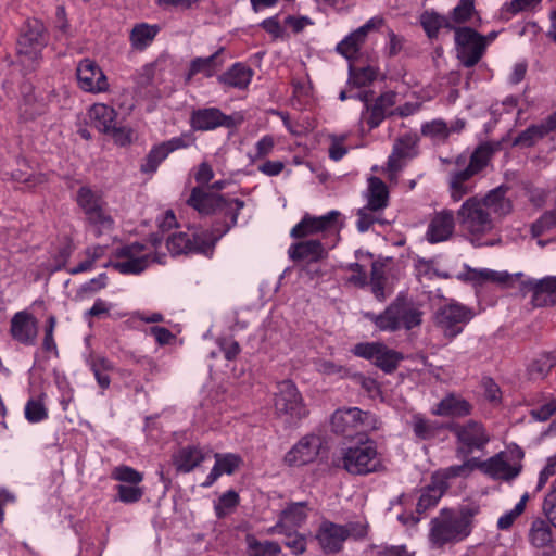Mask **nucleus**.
<instances>
[{"label":"nucleus","instance_id":"f257e3e1","mask_svg":"<svg viewBox=\"0 0 556 556\" xmlns=\"http://www.w3.org/2000/svg\"><path fill=\"white\" fill-rule=\"evenodd\" d=\"M506 193L507 188L500 186L483 197L473 195L463 202L457 211V222L472 242L492 232L498 220L511 213L513 203Z\"/></svg>","mask_w":556,"mask_h":556},{"label":"nucleus","instance_id":"f03ea898","mask_svg":"<svg viewBox=\"0 0 556 556\" xmlns=\"http://www.w3.org/2000/svg\"><path fill=\"white\" fill-rule=\"evenodd\" d=\"M478 513L479 507L475 505H465L458 509H441L440 514L430 521L428 535L430 545L441 548L467 539L472 532L473 519Z\"/></svg>","mask_w":556,"mask_h":556},{"label":"nucleus","instance_id":"7ed1b4c3","mask_svg":"<svg viewBox=\"0 0 556 556\" xmlns=\"http://www.w3.org/2000/svg\"><path fill=\"white\" fill-rule=\"evenodd\" d=\"M422 316L420 305L400 296L380 314L364 313V317L383 332L409 331L421 325Z\"/></svg>","mask_w":556,"mask_h":556},{"label":"nucleus","instance_id":"20e7f679","mask_svg":"<svg viewBox=\"0 0 556 556\" xmlns=\"http://www.w3.org/2000/svg\"><path fill=\"white\" fill-rule=\"evenodd\" d=\"M491 153L489 147L480 146L472 152L468 163L464 156L456 159L455 168L448 174L450 194L455 202L473 191L472 179L488 165Z\"/></svg>","mask_w":556,"mask_h":556},{"label":"nucleus","instance_id":"39448f33","mask_svg":"<svg viewBox=\"0 0 556 556\" xmlns=\"http://www.w3.org/2000/svg\"><path fill=\"white\" fill-rule=\"evenodd\" d=\"M367 534V523L364 521H350L345 525H338L328 520L320 523L316 540L319 547L326 554L339 553L346 539H361Z\"/></svg>","mask_w":556,"mask_h":556},{"label":"nucleus","instance_id":"423d86ee","mask_svg":"<svg viewBox=\"0 0 556 556\" xmlns=\"http://www.w3.org/2000/svg\"><path fill=\"white\" fill-rule=\"evenodd\" d=\"M188 204L201 214L216 212L224 214L229 223H227L226 229L218 233L222 236L237 224L238 214L244 206V202L240 199L227 200L219 194L204 192L200 188L192 190Z\"/></svg>","mask_w":556,"mask_h":556},{"label":"nucleus","instance_id":"0eeeda50","mask_svg":"<svg viewBox=\"0 0 556 556\" xmlns=\"http://www.w3.org/2000/svg\"><path fill=\"white\" fill-rule=\"evenodd\" d=\"M523 456L520 447L511 446L481 462L478 467L493 480L510 482L521 473Z\"/></svg>","mask_w":556,"mask_h":556},{"label":"nucleus","instance_id":"6e6552de","mask_svg":"<svg viewBox=\"0 0 556 556\" xmlns=\"http://www.w3.org/2000/svg\"><path fill=\"white\" fill-rule=\"evenodd\" d=\"M274 407L277 417L288 425H294L307 415L302 395L290 380L277 384Z\"/></svg>","mask_w":556,"mask_h":556},{"label":"nucleus","instance_id":"1a4fd4ad","mask_svg":"<svg viewBox=\"0 0 556 556\" xmlns=\"http://www.w3.org/2000/svg\"><path fill=\"white\" fill-rule=\"evenodd\" d=\"M220 237L222 235L207 230L191 235L179 231L167 238L166 245L173 255L199 253L208 256L212 255L215 243Z\"/></svg>","mask_w":556,"mask_h":556},{"label":"nucleus","instance_id":"9d476101","mask_svg":"<svg viewBox=\"0 0 556 556\" xmlns=\"http://www.w3.org/2000/svg\"><path fill=\"white\" fill-rule=\"evenodd\" d=\"M332 430L351 437L354 432L363 433L379 427V420L374 414L363 412L357 407L337 409L331 417Z\"/></svg>","mask_w":556,"mask_h":556},{"label":"nucleus","instance_id":"9b49d317","mask_svg":"<svg viewBox=\"0 0 556 556\" xmlns=\"http://www.w3.org/2000/svg\"><path fill=\"white\" fill-rule=\"evenodd\" d=\"M46 43L45 25L38 20L28 22L17 42V52L22 65L31 68L39 59Z\"/></svg>","mask_w":556,"mask_h":556},{"label":"nucleus","instance_id":"f8f14e48","mask_svg":"<svg viewBox=\"0 0 556 556\" xmlns=\"http://www.w3.org/2000/svg\"><path fill=\"white\" fill-rule=\"evenodd\" d=\"M342 227L340 213L330 211L323 216H314L306 213L302 219L291 229L292 238H305L321 235L324 238L330 235H338Z\"/></svg>","mask_w":556,"mask_h":556},{"label":"nucleus","instance_id":"ddd939ff","mask_svg":"<svg viewBox=\"0 0 556 556\" xmlns=\"http://www.w3.org/2000/svg\"><path fill=\"white\" fill-rule=\"evenodd\" d=\"M117 260L111 266L124 275H138L142 273L152 262L151 251L143 244L132 243L124 245L116 252Z\"/></svg>","mask_w":556,"mask_h":556},{"label":"nucleus","instance_id":"4468645a","mask_svg":"<svg viewBox=\"0 0 556 556\" xmlns=\"http://www.w3.org/2000/svg\"><path fill=\"white\" fill-rule=\"evenodd\" d=\"M342 467L353 475H367L379 467L377 450L374 442H366L349 447L342 453Z\"/></svg>","mask_w":556,"mask_h":556},{"label":"nucleus","instance_id":"2eb2a0df","mask_svg":"<svg viewBox=\"0 0 556 556\" xmlns=\"http://www.w3.org/2000/svg\"><path fill=\"white\" fill-rule=\"evenodd\" d=\"M472 317V309L459 303H450L438 309L435 324L446 338L453 339L463 331Z\"/></svg>","mask_w":556,"mask_h":556},{"label":"nucleus","instance_id":"dca6fc26","mask_svg":"<svg viewBox=\"0 0 556 556\" xmlns=\"http://www.w3.org/2000/svg\"><path fill=\"white\" fill-rule=\"evenodd\" d=\"M352 352L358 357L370 361L384 372L395 370L403 359L402 354L380 342L358 343L352 349Z\"/></svg>","mask_w":556,"mask_h":556},{"label":"nucleus","instance_id":"f3484780","mask_svg":"<svg viewBox=\"0 0 556 556\" xmlns=\"http://www.w3.org/2000/svg\"><path fill=\"white\" fill-rule=\"evenodd\" d=\"M458 59L462 63L471 67L479 62L486 47L483 36L469 27H460L455 30Z\"/></svg>","mask_w":556,"mask_h":556},{"label":"nucleus","instance_id":"a211bd4d","mask_svg":"<svg viewBox=\"0 0 556 556\" xmlns=\"http://www.w3.org/2000/svg\"><path fill=\"white\" fill-rule=\"evenodd\" d=\"M76 201L91 223L100 225L103 228H110L112 226L113 220L105 212V203L98 191L92 190L88 186H83L77 192Z\"/></svg>","mask_w":556,"mask_h":556},{"label":"nucleus","instance_id":"6ab92c4d","mask_svg":"<svg viewBox=\"0 0 556 556\" xmlns=\"http://www.w3.org/2000/svg\"><path fill=\"white\" fill-rule=\"evenodd\" d=\"M243 122V116L239 113L225 115L219 109L208 108L193 112L191 116V126L195 130H212L219 126L227 128L236 127Z\"/></svg>","mask_w":556,"mask_h":556},{"label":"nucleus","instance_id":"aec40b11","mask_svg":"<svg viewBox=\"0 0 556 556\" xmlns=\"http://www.w3.org/2000/svg\"><path fill=\"white\" fill-rule=\"evenodd\" d=\"M78 86L81 90L91 93L105 92L109 83L100 66L90 59L79 62L76 70Z\"/></svg>","mask_w":556,"mask_h":556},{"label":"nucleus","instance_id":"412c9836","mask_svg":"<svg viewBox=\"0 0 556 556\" xmlns=\"http://www.w3.org/2000/svg\"><path fill=\"white\" fill-rule=\"evenodd\" d=\"M455 433L459 443L458 451L466 454L473 450H482L490 441V435L484 427L473 420L456 427Z\"/></svg>","mask_w":556,"mask_h":556},{"label":"nucleus","instance_id":"4be33fe9","mask_svg":"<svg viewBox=\"0 0 556 556\" xmlns=\"http://www.w3.org/2000/svg\"><path fill=\"white\" fill-rule=\"evenodd\" d=\"M416 148L417 139L414 136L405 135L395 140L387 163L389 179H395L406 162L417 154Z\"/></svg>","mask_w":556,"mask_h":556},{"label":"nucleus","instance_id":"5701e85b","mask_svg":"<svg viewBox=\"0 0 556 556\" xmlns=\"http://www.w3.org/2000/svg\"><path fill=\"white\" fill-rule=\"evenodd\" d=\"M351 98H356L365 103L362 119L369 125V128L379 126L386 117L387 111L395 103V94L392 92L381 94L371 106L368 104L367 92H357Z\"/></svg>","mask_w":556,"mask_h":556},{"label":"nucleus","instance_id":"b1692460","mask_svg":"<svg viewBox=\"0 0 556 556\" xmlns=\"http://www.w3.org/2000/svg\"><path fill=\"white\" fill-rule=\"evenodd\" d=\"M191 143L192 139L190 136H180L154 147L141 164V170L147 174L154 173L161 162L164 161L170 152L181 148H187Z\"/></svg>","mask_w":556,"mask_h":556},{"label":"nucleus","instance_id":"393cba45","mask_svg":"<svg viewBox=\"0 0 556 556\" xmlns=\"http://www.w3.org/2000/svg\"><path fill=\"white\" fill-rule=\"evenodd\" d=\"M382 20L372 17L367 21L363 26L346 36L337 46V51L348 60H352L359 52L361 47L365 42L369 31L377 29L381 26Z\"/></svg>","mask_w":556,"mask_h":556},{"label":"nucleus","instance_id":"a878e982","mask_svg":"<svg viewBox=\"0 0 556 556\" xmlns=\"http://www.w3.org/2000/svg\"><path fill=\"white\" fill-rule=\"evenodd\" d=\"M320 448V439L317 435L302 438L285 456L290 466H303L313 462Z\"/></svg>","mask_w":556,"mask_h":556},{"label":"nucleus","instance_id":"bb28decb","mask_svg":"<svg viewBox=\"0 0 556 556\" xmlns=\"http://www.w3.org/2000/svg\"><path fill=\"white\" fill-rule=\"evenodd\" d=\"M11 336L14 340L25 345H33L36 342L38 326L36 318L25 312L21 311L13 315L11 319Z\"/></svg>","mask_w":556,"mask_h":556},{"label":"nucleus","instance_id":"cd10ccee","mask_svg":"<svg viewBox=\"0 0 556 556\" xmlns=\"http://www.w3.org/2000/svg\"><path fill=\"white\" fill-rule=\"evenodd\" d=\"M306 518V504L303 502L293 503L281 511L279 520L275 526L266 529V534L273 535L276 532L295 530L305 522Z\"/></svg>","mask_w":556,"mask_h":556},{"label":"nucleus","instance_id":"c85d7f7f","mask_svg":"<svg viewBox=\"0 0 556 556\" xmlns=\"http://www.w3.org/2000/svg\"><path fill=\"white\" fill-rule=\"evenodd\" d=\"M455 227V217L452 211L443 210L435 214L427 230L429 242L437 243L447 240Z\"/></svg>","mask_w":556,"mask_h":556},{"label":"nucleus","instance_id":"c756f323","mask_svg":"<svg viewBox=\"0 0 556 556\" xmlns=\"http://www.w3.org/2000/svg\"><path fill=\"white\" fill-rule=\"evenodd\" d=\"M532 291V302L535 306H547L556 303V276L532 279L528 282Z\"/></svg>","mask_w":556,"mask_h":556},{"label":"nucleus","instance_id":"7c9ffc66","mask_svg":"<svg viewBox=\"0 0 556 556\" xmlns=\"http://www.w3.org/2000/svg\"><path fill=\"white\" fill-rule=\"evenodd\" d=\"M288 254L293 261L317 262L326 255V250L319 240L312 239L291 244Z\"/></svg>","mask_w":556,"mask_h":556},{"label":"nucleus","instance_id":"2f4dec72","mask_svg":"<svg viewBox=\"0 0 556 556\" xmlns=\"http://www.w3.org/2000/svg\"><path fill=\"white\" fill-rule=\"evenodd\" d=\"M215 465L212 468L211 472L206 477V480L202 483L203 486H211L222 475H231L233 473L242 463V459L239 455L228 453V454H215Z\"/></svg>","mask_w":556,"mask_h":556},{"label":"nucleus","instance_id":"473e14b6","mask_svg":"<svg viewBox=\"0 0 556 556\" xmlns=\"http://www.w3.org/2000/svg\"><path fill=\"white\" fill-rule=\"evenodd\" d=\"M252 77L253 71L249 66L236 63L218 76V81L227 87L245 89L250 85Z\"/></svg>","mask_w":556,"mask_h":556},{"label":"nucleus","instance_id":"72a5a7b5","mask_svg":"<svg viewBox=\"0 0 556 556\" xmlns=\"http://www.w3.org/2000/svg\"><path fill=\"white\" fill-rule=\"evenodd\" d=\"M471 405L464 399L450 394L445 396L433 408V414L438 416L463 417L469 415Z\"/></svg>","mask_w":556,"mask_h":556},{"label":"nucleus","instance_id":"f704fd0d","mask_svg":"<svg viewBox=\"0 0 556 556\" xmlns=\"http://www.w3.org/2000/svg\"><path fill=\"white\" fill-rule=\"evenodd\" d=\"M528 540L534 548H544L552 544L556 549V538H553L549 525L541 518L532 521L528 532Z\"/></svg>","mask_w":556,"mask_h":556},{"label":"nucleus","instance_id":"c9c22d12","mask_svg":"<svg viewBox=\"0 0 556 556\" xmlns=\"http://www.w3.org/2000/svg\"><path fill=\"white\" fill-rule=\"evenodd\" d=\"M206 457V454L198 447L187 446L177 452L174 456V464L179 471L190 472L199 466Z\"/></svg>","mask_w":556,"mask_h":556},{"label":"nucleus","instance_id":"e433bc0d","mask_svg":"<svg viewBox=\"0 0 556 556\" xmlns=\"http://www.w3.org/2000/svg\"><path fill=\"white\" fill-rule=\"evenodd\" d=\"M160 31V27L156 24L139 23L136 24L130 31V43L136 50H143L149 47L156 35Z\"/></svg>","mask_w":556,"mask_h":556},{"label":"nucleus","instance_id":"4c0bfd02","mask_svg":"<svg viewBox=\"0 0 556 556\" xmlns=\"http://www.w3.org/2000/svg\"><path fill=\"white\" fill-rule=\"evenodd\" d=\"M89 117L94 127L101 132H110L115 125L116 112L103 103L91 106Z\"/></svg>","mask_w":556,"mask_h":556},{"label":"nucleus","instance_id":"58836bf2","mask_svg":"<svg viewBox=\"0 0 556 556\" xmlns=\"http://www.w3.org/2000/svg\"><path fill=\"white\" fill-rule=\"evenodd\" d=\"M87 363L99 387L103 390L108 389L111 383L109 372L114 370L113 363L102 355H90Z\"/></svg>","mask_w":556,"mask_h":556},{"label":"nucleus","instance_id":"ea45409f","mask_svg":"<svg viewBox=\"0 0 556 556\" xmlns=\"http://www.w3.org/2000/svg\"><path fill=\"white\" fill-rule=\"evenodd\" d=\"M446 488L447 484L444 481L433 478L432 483L422 490L417 503V510L421 513L434 507L444 494Z\"/></svg>","mask_w":556,"mask_h":556},{"label":"nucleus","instance_id":"a19ab883","mask_svg":"<svg viewBox=\"0 0 556 556\" xmlns=\"http://www.w3.org/2000/svg\"><path fill=\"white\" fill-rule=\"evenodd\" d=\"M388 197L389 193L384 182L377 177L369 178L367 205L371 208L381 211L388 205Z\"/></svg>","mask_w":556,"mask_h":556},{"label":"nucleus","instance_id":"79ce46f5","mask_svg":"<svg viewBox=\"0 0 556 556\" xmlns=\"http://www.w3.org/2000/svg\"><path fill=\"white\" fill-rule=\"evenodd\" d=\"M223 51L215 52L207 58H195L191 61L188 76H194L197 74H203L206 77H211L215 74L216 70L223 65V61L219 60V53Z\"/></svg>","mask_w":556,"mask_h":556},{"label":"nucleus","instance_id":"37998d69","mask_svg":"<svg viewBox=\"0 0 556 556\" xmlns=\"http://www.w3.org/2000/svg\"><path fill=\"white\" fill-rule=\"evenodd\" d=\"M245 541L248 556H277L281 552L280 545L274 541H258L251 534Z\"/></svg>","mask_w":556,"mask_h":556},{"label":"nucleus","instance_id":"c03bdc74","mask_svg":"<svg viewBox=\"0 0 556 556\" xmlns=\"http://www.w3.org/2000/svg\"><path fill=\"white\" fill-rule=\"evenodd\" d=\"M410 427L415 437L419 440H430L441 430L437 422L426 419L421 415H414L412 417Z\"/></svg>","mask_w":556,"mask_h":556},{"label":"nucleus","instance_id":"a18cd8bd","mask_svg":"<svg viewBox=\"0 0 556 556\" xmlns=\"http://www.w3.org/2000/svg\"><path fill=\"white\" fill-rule=\"evenodd\" d=\"M556 366V350L539 355L529 366V374L533 379H542Z\"/></svg>","mask_w":556,"mask_h":556},{"label":"nucleus","instance_id":"49530a36","mask_svg":"<svg viewBox=\"0 0 556 556\" xmlns=\"http://www.w3.org/2000/svg\"><path fill=\"white\" fill-rule=\"evenodd\" d=\"M529 501V493H523L519 500V502L515 505V507L504 515H502L497 520V528L501 530H508L515 520L525 511L526 504Z\"/></svg>","mask_w":556,"mask_h":556},{"label":"nucleus","instance_id":"de8ad7c7","mask_svg":"<svg viewBox=\"0 0 556 556\" xmlns=\"http://www.w3.org/2000/svg\"><path fill=\"white\" fill-rule=\"evenodd\" d=\"M420 23L430 38L435 37L442 26H448V23L443 16L429 11L421 14Z\"/></svg>","mask_w":556,"mask_h":556},{"label":"nucleus","instance_id":"09e8293b","mask_svg":"<svg viewBox=\"0 0 556 556\" xmlns=\"http://www.w3.org/2000/svg\"><path fill=\"white\" fill-rule=\"evenodd\" d=\"M546 135L547 131L545 130L542 123L538 125H532L518 135V137L515 139V144L530 147L533 146L543 137H545Z\"/></svg>","mask_w":556,"mask_h":556},{"label":"nucleus","instance_id":"8fccbe9b","mask_svg":"<svg viewBox=\"0 0 556 556\" xmlns=\"http://www.w3.org/2000/svg\"><path fill=\"white\" fill-rule=\"evenodd\" d=\"M377 77V71L371 66H350V83L356 87H363L372 83Z\"/></svg>","mask_w":556,"mask_h":556},{"label":"nucleus","instance_id":"3c124183","mask_svg":"<svg viewBox=\"0 0 556 556\" xmlns=\"http://www.w3.org/2000/svg\"><path fill=\"white\" fill-rule=\"evenodd\" d=\"M112 478L114 480L124 482L125 484H139L142 481L143 476L136 469L122 465L113 469Z\"/></svg>","mask_w":556,"mask_h":556},{"label":"nucleus","instance_id":"603ef678","mask_svg":"<svg viewBox=\"0 0 556 556\" xmlns=\"http://www.w3.org/2000/svg\"><path fill=\"white\" fill-rule=\"evenodd\" d=\"M378 210L366 205L357 211L356 227L361 232L367 231L375 223H382L378 216Z\"/></svg>","mask_w":556,"mask_h":556},{"label":"nucleus","instance_id":"864d4df0","mask_svg":"<svg viewBox=\"0 0 556 556\" xmlns=\"http://www.w3.org/2000/svg\"><path fill=\"white\" fill-rule=\"evenodd\" d=\"M25 417L29 422H39L48 417V412L40 399H31L25 405Z\"/></svg>","mask_w":556,"mask_h":556},{"label":"nucleus","instance_id":"5fc2aeb1","mask_svg":"<svg viewBox=\"0 0 556 556\" xmlns=\"http://www.w3.org/2000/svg\"><path fill=\"white\" fill-rule=\"evenodd\" d=\"M239 496L233 491L223 494L215 504V513L218 518H224L238 505Z\"/></svg>","mask_w":556,"mask_h":556},{"label":"nucleus","instance_id":"6e6d98bb","mask_svg":"<svg viewBox=\"0 0 556 556\" xmlns=\"http://www.w3.org/2000/svg\"><path fill=\"white\" fill-rule=\"evenodd\" d=\"M286 536L285 545L292 551L294 555L303 554L306 551V539L295 530H286L277 532Z\"/></svg>","mask_w":556,"mask_h":556},{"label":"nucleus","instance_id":"4d7b16f0","mask_svg":"<svg viewBox=\"0 0 556 556\" xmlns=\"http://www.w3.org/2000/svg\"><path fill=\"white\" fill-rule=\"evenodd\" d=\"M117 500L130 504L138 502L143 495V489L139 484H118Z\"/></svg>","mask_w":556,"mask_h":556},{"label":"nucleus","instance_id":"13d9d810","mask_svg":"<svg viewBox=\"0 0 556 556\" xmlns=\"http://www.w3.org/2000/svg\"><path fill=\"white\" fill-rule=\"evenodd\" d=\"M383 264L379 262H374L371 264V288L372 292L376 295L377 299L382 300L384 299V292H383Z\"/></svg>","mask_w":556,"mask_h":556},{"label":"nucleus","instance_id":"bf43d9fd","mask_svg":"<svg viewBox=\"0 0 556 556\" xmlns=\"http://www.w3.org/2000/svg\"><path fill=\"white\" fill-rule=\"evenodd\" d=\"M315 368L318 372L326 376H338L342 377L346 374V370L340 364H337L330 359L317 358L314 362Z\"/></svg>","mask_w":556,"mask_h":556},{"label":"nucleus","instance_id":"052dcab7","mask_svg":"<svg viewBox=\"0 0 556 556\" xmlns=\"http://www.w3.org/2000/svg\"><path fill=\"white\" fill-rule=\"evenodd\" d=\"M421 131L425 136H430L432 138H445L451 130L443 121L435 119L422 125Z\"/></svg>","mask_w":556,"mask_h":556},{"label":"nucleus","instance_id":"680f3d73","mask_svg":"<svg viewBox=\"0 0 556 556\" xmlns=\"http://www.w3.org/2000/svg\"><path fill=\"white\" fill-rule=\"evenodd\" d=\"M556 475V453L546 459L545 466L539 473L535 492H540L548 481V479Z\"/></svg>","mask_w":556,"mask_h":556},{"label":"nucleus","instance_id":"e2e57ef3","mask_svg":"<svg viewBox=\"0 0 556 556\" xmlns=\"http://www.w3.org/2000/svg\"><path fill=\"white\" fill-rule=\"evenodd\" d=\"M475 11V0H460L453 10V18L457 23L466 22Z\"/></svg>","mask_w":556,"mask_h":556},{"label":"nucleus","instance_id":"0e129e2a","mask_svg":"<svg viewBox=\"0 0 556 556\" xmlns=\"http://www.w3.org/2000/svg\"><path fill=\"white\" fill-rule=\"evenodd\" d=\"M541 1L542 0H511L509 3L505 4L504 10L510 14H518L533 10Z\"/></svg>","mask_w":556,"mask_h":556},{"label":"nucleus","instance_id":"69168bd1","mask_svg":"<svg viewBox=\"0 0 556 556\" xmlns=\"http://www.w3.org/2000/svg\"><path fill=\"white\" fill-rule=\"evenodd\" d=\"M275 147V140L271 136H264L255 144V155L251 157L252 161L262 160L271 153Z\"/></svg>","mask_w":556,"mask_h":556},{"label":"nucleus","instance_id":"338daca9","mask_svg":"<svg viewBox=\"0 0 556 556\" xmlns=\"http://www.w3.org/2000/svg\"><path fill=\"white\" fill-rule=\"evenodd\" d=\"M543 513L548 521L556 527V489L546 494L543 502Z\"/></svg>","mask_w":556,"mask_h":556},{"label":"nucleus","instance_id":"774afa93","mask_svg":"<svg viewBox=\"0 0 556 556\" xmlns=\"http://www.w3.org/2000/svg\"><path fill=\"white\" fill-rule=\"evenodd\" d=\"M469 470L468 468V465L467 464H463V465H456V466H451L448 468H445L441 471H438L433 478L435 480H441V481H444L446 484H447V480L451 479V478H454V477H459V476H463L465 475L467 471Z\"/></svg>","mask_w":556,"mask_h":556}]
</instances>
